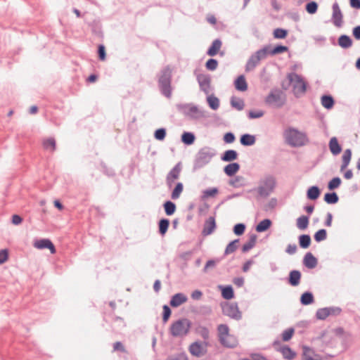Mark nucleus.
Instances as JSON below:
<instances>
[{"instance_id": "1a4fd4ad", "label": "nucleus", "mask_w": 360, "mask_h": 360, "mask_svg": "<svg viewBox=\"0 0 360 360\" xmlns=\"http://www.w3.org/2000/svg\"><path fill=\"white\" fill-rule=\"evenodd\" d=\"M342 310L340 307H326L318 309L316 312L315 316L316 319L323 321L330 316H339L342 313Z\"/></svg>"}, {"instance_id": "a878e982", "label": "nucleus", "mask_w": 360, "mask_h": 360, "mask_svg": "<svg viewBox=\"0 0 360 360\" xmlns=\"http://www.w3.org/2000/svg\"><path fill=\"white\" fill-rule=\"evenodd\" d=\"M337 45L343 49H348L352 46L353 40L349 35L343 34L338 37Z\"/></svg>"}, {"instance_id": "6ab92c4d", "label": "nucleus", "mask_w": 360, "mask_h": 360, "mask_svg": "<svg viewBox=\"0 0 360 360\" xmlns=\"http://www.w3.org/2000/svg\"><path fill=\"white\" fill-rule=\"evenodd\" d=\"M188 297L182 292H177L172 296L169 300V305L173 308H177L184 303L186 302Z\"/></svg>"}, {"instance_id": "37998d69", "label": "nucleus", "mask_w": 360, "mask_h": 360, "mask_svg": "<svg viewBox=\"0 0 360 360\" xmlns=\"http://www.w3.org/2000/svg\"><path fill=\"white\" fill-rule=\"evenodd\" d=\"M207 103L210 109L217 110L220 105V101L219 98L214 94L208 95L207 96Z\"/></svg>"}, {"instance_id": "de8ad7c7", "label": "nucleus", "mask_w": 360, "mask_h": 360, "mask_svg": "<svg viewBox=\"0 0 360 360\" xmlns=\"http://www.w3.org/2000/svg\"><path fill=\"white\" fill-rule=\"evenodd\" d=\"M233 179H229V184L233 188H240L245 186V178L243 176H233Z\"/></svg>"}, {"instance_id": "7c9ffc66", "label": "nucleus", "mask_w": 360, "mask_h": 360, "mask_svg": "<svg viewBox=\"0 0 360 360\" xmlns=\"http://www.w3.org/2000/svg\"><path fill=\"white\" fill-rule=\"evenodd\" d=\"M300 302L304 306L313 304L315 302L314 294L309 290L304 292L300 296Z\"/></svg>"}, {"instance_id": "864d4df0", "label": "nucleus", "mask_w": 360, "mask_h": 360, "mask_svg": "<svg viewBox=\"0 0 360 360\" xmlns=\"http://www.w3.org/2000/svg\"><path fill=\"white\" fill-rule=\"evenodd\" d=\"M289 50L287 46H284L281 44L275 45L272 49L270 47V56H276L287 52Z\"/></svg>"}, {"instance_id": "393cba45", "label": "nucleus", "mask_w": 360, "mask_h": 360, "mask_svg": "<svg viewBox=\"0 0 360 360\" xmlns=\"http://www.w3.org/2000/svg\"><path fill=\"white\" fill-rule=\"evenodd\" d=\"M328 147L330 153L334 156L339 155L342 150V146L339 143L338 139L335 136H333L330 139L328 143Z\"/></svg>"}, {"instance_id": "e2e57ef3", "label": "nucleus", "mask_w": 360, "mask_h": 360, "mask_svg": "<svg viewBox=\"0 0 360 360\" xmlns=\"http://www.w3.org/2000/svg\"><path fill=\"white\" fill-rule=\"evenodd\" d=\"M288 30L283 28H276L273 32V35L275 39H285L288 36Z\"/></svg>"}, {"instance_id": "49530a36", "label": "nucleus", "mask_w": 360, "mask_h": 360, "mask_svg": "<svg viewBox=\"0 0 360 360\" xmlns=\"http://www.w3.org/2000/svg\"><path fill=\"white\" fill-rule=\"evenodd\" d=\"M231 106L237 110H242L245 107V102L243 99L237 98L235 96H231L230 101Z\"/></svg>"}, {"instance_id": "aec40b11", "label": "nucleus", "mask_w": 360, "mask_h": 360, "mask_svg": "<svg viewBox=\"0 0 360 360\" xmlns=\"http://www.w3.org/2000/svg\"><path fill=\"white\" fill-rule=\"evenodd\" d=\"M302 264L307 269H313L318 264V259L311 252H308L303 257Z\"/></svg>"}, {"instance_id": "0e129e2a", "label": "nucleus", "mask_w": 360, "mask_h": 360, "mask_svg": "<svg viewBox=\"0 0 360 360\" xmlns=\"http://www.w3.org/2000/svg\"><path fill=\"white\" fill-rule=\"evenodd\" d=\"M219 341L221 340V338H225L229 334V328L226 324H220L217 327Z\"/></svg>"}, {"instance_id": "5fc2aeb1", "label": "nucleus", "mask_w": 360, "mask_h": 360, "mask_svg": "<svg viewBox=\"0 0 360 360\" xmlns=\"http://www.w3.org/2000/svg\"><path fill=\"white\" fill-rule=\"evenodd\" d=\"M270 45H266L262 47V49L257 50L255 52V56L258 58L259 61L262 59L266 58L268 55H270Z\"/></svg>"}, {"instance_id": "09e8293b", "label": "nucleus", "mask_w": 360, "mask_h": 360, "mask_svg": "<svg viewBox=\"0 0 360 360\" xmlns=\"http://www.w3.org/2000/svg\"><path fill=\"white\" fill-rule=\"evenodd\" d=\"M195 332L202 338V339L204 340V341L202 342H204L205 346H207L208 345L207 340L209 339V335H210V331H209L208 328L205 326H199L195 329Z\"/></svg>"}, {"instance_id": "680f3d73", "label": "nucleus", "mask_w": 360, "mask_h": 360, "mask_svg": "<svg viewBox=\"0 0 360 360\" xmlns=\"http://www.w3.org/2000/svg\"><path fill=\"white\" fill-rule=\"evenodd\" d=\"M327 238V231L325 229H321L315 232L314 239L316 243H320Z\"/></svg>"}, {"instance_id": "c756f323", "label": "nucleus", "mask_w": 360, "mask_h": 360, "mask_svg": "<svg viewBox=\"0 0 360 360\" xmlns=\"http://www.w3.org/2000/svg\"><path fill=\"white\" fill-rule=\"evenodd\" d=\"M335 103V99L330 94H323L321 97V103L326 110L332 109Z\"/></svg>"}, {"instance_id": "cd10ccee", "label": "nucleus", "mask_w": 360, "mask_h": 360, "mask_svg": "<svg viewBox=\"0 0 360 360\" xmlns=\"http://www.w3.org/2000/svg\"><path fill=\"white\" fill-rule=\"evenodd\" d=\"M219 342L223 347L226 348H234L238 345L236 338L231 334L225 336V338L222 337Z\"/></svg>"}, {"instance_id": "72a5a7b5", "label": "nucleus", "mask_w": 360, "mask_h": 360, "mask_svg": "<svg viewBox=\"0 0 360 360\" xmlns=\"http://www.w3.org/2000/svg\"><path fill=\"white\" fill-rule=\"evenodd\" d=\"M257 238V236L255 233H252L250 236L248 240L242 245L241 251L243 253H246L249 252L255 246Z\"/></svg>"}, {"instance_id": "473e14b6", "label": "nucleus", "mask_w": 360, "mask_h": 360, "mask_svg": "<svg viewBox=\"0 0 360 360\" xmlns=\"http://www.w3.org/2000/svg\"><path fill=\"white\" fill-rule=\"evenodd\" d=\"M111 317V323L113 330H119L124 328L126 326V323L124 319L121 316L113 315Z\"/></svg>"}, {"instance_id": "58836bf2", "label": "nucleus", "mask_w": 360, "mask_h": 360, "mask_svg": "<svg viewBox=\"0 0 360 360\" xmlns=\"http://www.w3.org/2000/svg\"><path fill=\"white\" fill-rule=\"evenodd\" d=\"M181 142L186 146L192 145L195 141L194 133L190 131H184L181 136Z\"/></svg>"}, {"instance_id": "052dcab7", "label": "nucleus", "mask_w": 360, "mask_h": 360, "mask_svg": "<svg viewBox=\"0 0 360 360\" xmlns=\"http://www.w3.org/2000/svg\"><path fill=\"white\" fill-rule=\"evenodd\" d=\"M319 8V4L315 1H310L305 5L306 11L311 15L315 14Z\"/></svg>"}, {"instance_id": "b1692460", "label": "nucleus", "mask_w": 360, "mask_h": 360, "mask_svg": "<svg viewBox=\"0 0 360 360\" xmlns=\"http://www.w3.org/2000/svg\"><path fill=\"white\" fill-rule=\"evenodd\" d=\"M235 89L238 91H245L248 89V84L243 75H240L236 77L233 82Z\"/></svg>"}, {"instance_id": "774afa93", "label": "nucleus", "mask_w": 360, "mask_h": 360, "mask_svg": "<svg viewBox=\"0 0 360 360\" xmlns=\"http://www.w3.org/2000/svg\"><path fill=\"white\" fill-rule=\"evenodd\" d=\"M246 229V225L244 223L236 224L233 227V232L237 236H242Z\"/></svg>"}, {"instance_id": "20e7f679", "label": "nucleus", "mask_w": 360, "mask_h": 360, "mask_svg": "<svg viewBox=\"0 0 360 360\" xmlns=\"http://www.w3.org/2000/svg\"><path fill=\"white\" fill-rule=\"evenodd\" d=\"M259 184L258 187L250 189L248 192L257 191L259 197L267 198L276 188V179L273 175L268 174L260 180Z\"/></svg>"}, {"instance_id": "338daca9", "label": "nucleus", "mask_w": 360, "mask_h": 360, "mask_svg": "<svg viewBox=\"0 0 360 360\" xmlns=\"http://www.w3.org/2000/svg\"><path fill=\"white\" fill-rule=\"evenodd\" d=\"M295 333V329L292 327L288 328L281 333V339L283 342H288L292 339Z\"/></svg>"}, {"instance_id": "13d9d810", "label": "nucleus", "mask_w": 360, "mask_h": 360, "mask_svg": "<svg viewBox=\"0 0 360 360\" xmlns=\"http://www.w3.org/2000/svg\"><path fill=\"white\" fill-rule=\"evenodd\" d=\"M341 184L342 180L340 177L335 176L328 182L327 187L329 191H332L338 188L340 186Z\"/></svg>"}, {"instance_id": "603ef678", "label": "nucleus", "mask_w": 360, "mask_h": 360, "mask_svg": "<svg viewBox=\"0 0 360 360\" xmlns=\"http://www.w3.org/2000/svg\"><path fill=\"white\" fill-rule=\"evenodd\" d=\"M183 190H184V184H183V183L177 182L175 184L174 188L172 191L171 198L172 200H177V199H179L180 195H181V193L183 192Z\"/></svg>"}, {"instance_id": "e433bc0d", "label": "nucleus", "mask_w": 360, "mask_h": 360, "mask_svg": "<svg viewBox=\"0 0 360 360\" xmlns=\"http://www.w3.org/2000/svg\"><path fill=\"white\" fill-rule=\"evenodd\" d=\"M272 225V221L270 219H264L260 221L256 226L255 229L258 233L265 232L269 230Z\"/></svg>"}, {"instance_id": "dca6fc26", "label": "nucleus", "mask_w": 360, "mask_h": 360, "mask_svg": "<svg viewBox=\"0 0 360 360\" xmlns=\"http://www.w3.org/2000/svg\"><path fill=\"white\" fill-rule=\"evenodd\" d=\"M217 229V224L215 220V216H210L207 219L205 220L202 231V235L207 236L214 233Z\"/></svg>"}, {"instance_id": "bf43d9fd", "label": "nucleus", "mask_w": 360, "mask_h": 360, "mask_svg": "<svg viewBox=\"0 0 360 360\" xmlns=\"http://www.w3.org/2000/svg\"><path fill=\"white\" fill-rule=\"evenodd\" d=\"M42 145L44 148L46 150H50L52 152L56 150V142L55 139L53 137L45 139L43 141Z\"/></svg>"}, {"instance_id": "f3484780", "label": "nucleus", "mask_w": 360, "mask_h": 360, "mask_svg": "<svg viewBox=\"0 0 360 360\" xmlns=\"http://www.w3.org/2000/svg\"><path fill=\"white\" fill-rule=\"evenodd\" d=\"M302 278V273L300 271L297 269L291 270L288 276L285 278L287 283L293 287H296L300 285Z\"/></svg>"}, {"instance_id": "bb28decb", "label": "nucleus", "mask_w": 360, "mask_h": 360, "mask_svg": "<svg viewBox=\"0 0 360 360\" xmlns=\"http://www.w3.org/2000/svg\"><path fill=\"white\" fill-rule=\"evenodd\" d=\"M221 45H222V41L220 39H214L211 45L210 46V47L208 48L206 53L207 55L210 56H215L216 55H217L220 51V49L221 47Z\"/></svg>"}, {"instance_id": "c9c22d12", "label": "nucleus", "mask_w": 360, "mask_h": 360, "mask_svg": "<svg viewBox=\"0 0 360 360\" xmlns=\"http://www.w3.org/2000/svg\"><path fill=\"white\" fill-rule=\"evenodd\" d=\"M298 244L300 248L307 249L311 244V238L309 234H301L298 236Z\"/></svg>"}, {"instance_id": "c85d7f7f", "label": "nucleus", "mask_w": 360, "mask_h": 360, "mask_svg": "<svg viewBox=\"0 0 360 360\" xmlns=\"http://www.w3.org/2000/svg\"><path fill=\"white\" fill-rule=\"evenodd\" d=\"M321 194V190L318 186H311L307 191V198L309 200H316Z\"/></svg>"}, {"instance_id": "5701e85b", "label": "nucleus", "mask_w": 360, "mask_h": 360, "mask_svg": "<svg viewBox=\"0 0 360 360\" xmlns=\"http://www.w3.org/2000/svg\"><path fill=\"white\" fill-rule=\"evenodd\" d=\"M240 164L238 162H229L228 165L224 166L223 171L226 176L232 177L240 170Z\"/></svg>"}, {"instance_id": "f257e3e1", "label": "nucleus", "mask_w": 360, "mask_h": 360, "mask_svg": "<svg viewBox=\"0 0 360 360\" xmlns=\"http://www.w3.org/2000/svg\"><path fill=\"white\" fill-rule=\"evenodd\" d=\"M158 86L162 95L167 98L172 97L173 88L172 86V70L169 65L162 68L157 75Z\"/></svg>"}, {"instance_id": "79ce46f5", "label": "nucleus", "mask_w": 360, "mask_h": 360, "mask_svg": "<svg viewBox=\"0 0 360 360\" xmlns=\"http://www.w3.org/2000/svg\"><path fill=\"white\" fill-rule=\"evenodd\" d=\"M323 200L328 205H334L338 202L339 196L337 193L332 191L324 194Z\"/></svg>"}, {"instance_id": "f8f14e48", "label": "nucleus", "mask_w": 360, "mask_h": 360, "mask_svg": "<svg viewBox=\"0 0 360 360\" xmlns=\"http://www.w3.org/2000/svg\"><path fill=\"white\" fill-rule=\"evenodd\" d=\"M207 112L199 110L197 105L189 103L188 111H184V115L192 119L199 120L207 117Z\"/></svg>"}, {"instance_id": "f704fd0d", "label": "nucleus", "mask_w": 360, "mask_h": 360, "mask_svg": "<svg viewBox=\"0 0 360 360\" xmlns=\"http://www.w3.org/2000/svg\"><path fill=\"white\" fill-rule=\"evenodd\" d=\"M352 152L350 148L346 149L342 156V165L340 166V172H343L349 165L352 159Z\"/></svg>"}, {"instance_id": "3c124183", "label": "nucleus", "mask_w": 360, "mask_h": 360, "mask_svg": "<svg viewBox=\"0 0 360 360\" xmlns=\"http://www.w3.org/2000/svg\"><path fill=\"white\" fill-rule=\"evenodd\" d=\"M181 171V162H178L175 166L168 172L167 177L173 180H176L179 177Z\"/></svg>"}, {"instance_id": "4d7b16f0", "label": "nucleus", "mask_w": 360, "mask_h": 360, "mask_svg": "<svg viewBox=\"0 0 360 360\" xmlns=\"http://www.w3.org/2000/svg\"><path fill=\"white\" fill-rule=\"evenodd\" d=\"M219 193V189L217 187L209 188L202 191L201 200H204L208 198H214Z\"/></svg>"}, {"instance_id": "423d86ee", "label": "nucleus", "mask_w": 360, "mask_h": 360, "mask_svg": "<svg viewBox=\"0 0 360 360\" xmlns=\"http://www.w3.org/2000/svg\"><path fill=\"white\" fill-rule=\"evenodd\" d=\"M192 326V322L181 318L173 322L169 328V333L172 337H183L188 335Z\"/></svg>"}, {"instance_id": "c03bdc74", "label": "nucleus", "mask_w": 360, "mask_h": 360, "mask_svg": "<svg viewBox=\"0 0 360 360\" xmlns=\"http://www.w3.org/2000/svg\"><path fill=\"white\" fill-rule=\"evenodd\" d=\"M309 223V216L302 215L297 219L296 226L300 230L307 229Z\"/></svg>"}, {"instance_id": "a19ab883", "label": "nucleus", "mask_w": 360, "mask_h": 360, "mask_svg": "<svg viewBox=\"0 0 360 360\" xmlns=\"http://www.w3.org/2000/svg\"><path fill=\"white\" fill-rule=\"evenodd\" d=\"M239 242H240L239 238H236V239H234V240L230 241L228 243V245H226L225 250L224 252V255L221 258H224L226 256H227L228 255L234 252L238 249V244L239 243Z\"/></svg>"}, {"instance_id": "a18cd8bd", "label": "nucleus", "mask_w": 360, "mask_h": 360, "mask_svg": "<svg viewBox=\"0 0 360 360\" xmlns=\"http://www.w3.org/2000/svg\"><path fill=\"white\" fill-rule=\"evenodd\" d=\"M258 58L255 56V53H252L250 57L248 58L246 65H245V71L250 72L251 70H253L255 67L258 65L259 63V60H257Z\"/></svg>"}, {"instance_id": "4be33fe9", "label": "nucleus", "mask_w": 360, "mask_h": 360, "mask_svg": "<svg viewBox=\"0 0 360 360\" xmlns=\"http://www.w3.org/2000/svg\"><path fill=\"white\" fill-rule=\"evenodd\" d=\"M221 160L226 162H233L238 158V153L233 149H229L221 154Z\"/></svg>"}, {"instance_id": "a211bd4d", "label": "nucleus", "mask_w": 360, "mask_h": 360, "mask_svg": "<svg viewBox=\"0 0 360 360\" xmlns=\"http://www.w3.org/2000/svg\"><path fill=\"white\" fill-rule=\"evenodd\" d=\"M88 25L90 27L93 34L101 39H103L104 34L100 19H94L92 22H88Z\"/></svg>"}, {"instance_id": "39448f33", "label": "nucleus", "mask_w": 360, "mask_h": 360, "mask_svg": "<svg viewBox=\"0 0 360 360\" xmlns=\"http://www.w3.org/2000/svg\"><path fill=\"white\" fill-rule=\"evenodd\" d=\"M288 143L292 147H301L309 141L307 134L295 128H290L285 132Z\"/></svg>"}, {"instance_id": "2f4dec72", "label": "nucleus", "mask_w": 360, "mask_h": 360, "mask_svg": "<svg viewBox=\"0 0 360 360\" xmlns=\"http://www.w3.org/2000/svg\"><path fill=\"white\" fill-rule=\"evenodd\" d=\"M255 142V136L250 134H243L240 137V143L243 146H252Z\"/></svg>"}, {"instance_id": "ddd939ff", "label": "nucleus", "mask_w": 360, "mask_h": 360, "mask_svg": "<svg viewBox=\"0 0 360 360\" xmlns=\"http://www.w3.org/2000/svg\"><path fill=\"white\" fill-rule=\"evenodd\" d=\"M333 13L331 20L334 25L337 27H340L342 26L343 23V14L340 10L339 4L337 2H335L332 6Z\"/></svg>"}, {"instance_id": "4468645a", "label": "nucleus", "mask_w": 360, "mask_h": 360, "mask_svg": "<svg viewBox=\"0 0 360 360\" xmlns=\"http://www.w3.org/2000/svg\"><path fill=\"white\" fill-rule=\"evenodd\" d=\"M206 347L204 342L195 341L189 346V352L193 356L200 357L206 352Z\"/></svg>"}, {"instance_id": "8fccbe9b", "label": "nucleus", "mask_w": 360, "mask_h": 360, "mask_svg": "<svg viewBox=\"0 0 360 360\" xmlns=\"http://www.w3.org/2000/svg\"><path fill=\"white\" fill-rule=\"evenodd\" d=\"M197 70L194 71V74L196 75V79L198 84H207V86H210L211 77L208 74H197Z\"/></svg>"}, {"instance_id": "4c0bfd02", "label": "nucleus", "mask_w": 360, "mask_h": 360, "mask_svg": "<svg viewBox=\"0 0 360 360\" xmlns=\"http://www.w3.org/2000/svg\"><path fill=\"white\" fill-rule=\"evenodd\" d=\"M169 219L167 218H162L158 222V233L164 236L168 231L169 226Z\"/></svg>"}, {"instance_id": "0eeeda50", "label": "nucleus", "mask_w": 360, "mask_h": 360, "mask_svg": "<svg viewBox=\"0 0 360 360\" xmlns=\"http://www.w3.org/2000/svg\"><path fill=\"white\" fill-rule=\"evenodd\" d=\"M290 82L292 83L293 94L296 98H300L304 95L307 89L308 83L304 80V77L295 73V72H289Z\"/></svg>"}, {"instance_id": "2eb2a0df", "label": "nucleus", "mask_w": 360, "mask_h": 360, "mask_svg": "<svg viewBox=\"0 0 360 360\" xmlns=\"http://www.w3.org/2000/svg\"><path fill=\"white\" fill-rule=\"evenodd\" d=\"M302 360H323V356L316 354L314 348L304 345L302 347Z\"/></svg>"}, {"instance_id": "69168bd1", "label": "nucleus", "mask_w": 360, "mask_h": 360, "mask_svg": "<svg viewBox=\"0 0 360 360\" xmlns=\"http://www.w3.org/2000/svg\"><path fill=\"white\" fill-rule=\"evenodd\" d=\"M167 136V129L164 127L158 128L154 131L153 136L155 139L162 141Z\"/></svg>"}, {"instance_id": "6e6d98bb", "label": "nucleus", "mask_w": 360, "mask_h": 360, "mask_svg": "<svg viewBox=\"0 0 360 360\" xmlns=\"http://www.w3.org/2000/svg\"><path fill=\"white\" fill-rule=\"evenodd\" d=\"M191 311L196 314L208 315L211 314L212 309L210 307L203 305L200 307H194L191 309Z\"/></svg>"}, {"instance_id": "7ed1b4c3", "label": "nucleus", "mask_w": 360, "mask_h": 360, "mask_svg": "<svg viewBox=\"0 0 360 360\" xmlns=\"http://www.w3.org/2000/svg\"><path fill=\"white\" fill-rule=\"evenodd\" d=\"M286 94L278 88L271 89L268 95L264 98L265 104L272 108H282L286 103Z\"/></svg>"}, {"instance_id": "9d476101", "label": "nucleus", "mask_w": 360, "mask_h": 360, "mask_svg": "<svg viewBox=\"0 0 360 360\" xmlns=\"http://www.w3.org/2000/svg\"><path fill=\"white\" fill-rule=\"evenodd\" d=\"M273 346L276 351L281 352L283 359L292 360L296 356V352L293 351L288 345H282L279 340H276L273 342Z\"/></svg>"}, {"instance_id": "9b49d317", "label": "nucleus", "mask_w": 360, "mask_h": 360, "mask_svg": "<svg viewBox=\"0 0 360 360\" xmlns=\"http://www.w3.org/2000/svg\"><path fill=\"white\" fill-rule=\"evenodd\" d=\"M33 246L38 250L48 249L51 254L56 252V248L53 242L49 238L36 239L34 241Z\"/></svg>"}, {"instance_id": "f03ea898", "label": "nucleus", "mask_w": 360, "mask_h": 360, "mask_svg": "<svg viewBox=\"0 0 360 360\" xmlns=\"http://www.w3.org/2000/svg\"><path fill=\"white\" fill-rule=\"evenodd\" d=\"M216 155L215 149L211 147L204 146L201 148L195 155L192 172H195L204 167L210 162Z\"/></svg>"}, {"instance_id": "ea45409f", "label": "nucleus", "mask_w": 360, "mask_h": 360, "mask_svg": "<svg viewBox=\"0 0 360 360\" xmlns=\"http://www.w3.org/2000/svg\"><path fill=\"white\" fill-rule=\"evenodd\" d=\"M162 207L167 216L173 215L176 210V204L170 200L165 201L162 204Z\"/></svg>"}, {"instance_id": "412c9836", "label": "nucleus", "mask_w": 360, "mask_h": 360, "mask_svg": "<svg viewBox=\"0 0 360 360\" xmlns=\"http://www.w3.org/2000/svg\"><path fill=\"white\" fill-rule=\"evenodd\" d=\"M218 289L221 292L222 298L226 300H230L235 297L234 290L231 285H219Z\"/></svg>"}, {"instance_id": "6e6552de", "label": "nucleus", "mask_w": 360, "mask_h": 360, "mask_svg": "<svg viewBox=\"0 0 360 360\" xmlns=\"http://www.w3.org/2000/svg\"><path fill=\"white\" fill-rule=\"evenodd\" d=\"M222 314L232 319L240 321L242 319V313L239 310L237 302H221L220 303Z\"/></svg>"}]
</instances>
